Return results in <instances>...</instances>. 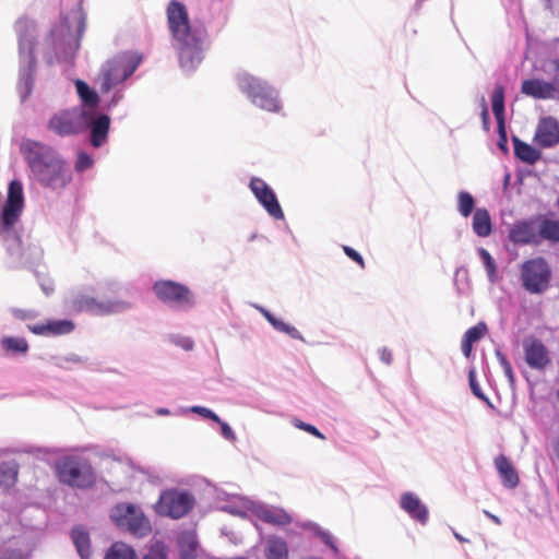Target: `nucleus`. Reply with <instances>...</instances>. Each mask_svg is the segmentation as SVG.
Returning a JSON list of instances; mask_svg holds the SVG:
<instances>
[{"mask_svg": "<svg viewBox=\"0 0 559 559\" xmlns=\"http://www.w3.org/2000/svg\"><path fill=\"white\" fill-rule=\"evenodd\" d=\"M21 153L29 168V179L53 191L68 186L72 176L60 155L50 146L34 140L21 143Z\"/></svg>", "mask_w": 559, "mask_h": 559, "instance_id": "1", "label": "nucleus"}, {"mask_svg": "<svg viewBox=\"0 0 559 559\" xmlns=\"http://www.w3.org/2000/svg\"><path fill=\"white\" fill-rule=\"evenodd\" d=\"M166 14L180 66L185 71H191L203 59L205 36L203 32L190 25L188 10L182 2L171 0L167 5Z\"/></svg>", "mask_w": 559, "mask_h": 559, "instance_id": "2", "label": "nucleus"}, {"mask_svg": "<svg viewBox=\"0 0 559 559\" xmlns=\"http://www.w3.org/2000/svg\"><path fill=\"white\" fill-rule=\"evenodd\" d=\"M84 28V16L80 9H74L64 15L39 44L46 63L71 61L79 49V39Z\"/></svg>", "mask_w": 559, "mask_h": 559, "instance_id": "3", "label": "nucleus"}, {"mask_svg": "<svg viewBox=\"0 0 559 559\" xmlns=\"http://www.w3.org/2000/svg\"><path fill=\"white\" fill-rule=\"evenodd\" d=\"M15 32L19 41L20 75L19 93L22 100H25L32 93L34 73L36 67L35 38L36 25L32 20L22 17L15 23Z\"/></svg>", "mask_w": 559, "mask_h": 559, "instance_id": "4", "label": "nucleus"}, {"mask_svg": "<svg viewBox=\"0 0 559 559\" xmlns=\"http://www.w3.org/2000/svg\"><path fill=\"white\" fill-rule=\"evenodd\" d=\"M236 83L239 91L255 107L273 114L282 110L283 105L278 92L267 82L248 72H240L236 76Z\"/></svg>", "mask_w": 559, "mask_h": 559, "instance_id": "5", "label": "nucleus"}, {"mask_svg": "<svg viewBox=\"0 0 559 559\" xmlns=\"http://www.w3.org/2000/svg\"><path fill=\"white\" fill-rule=\"evenodd\" d=\"M142 61L138 52H126L108 60L100 69L97 82L102 93L109 92L133 74Z\"/></svg>", "mask_w": 559, "mask_h": 559, "instance_id": "6", "label": "nucleus"}, {"mask_svg": "<svg viewBox=\"0 0 559 559\" xmlns=\"http://www.w3.org/2000/svg\"><path fill=\"white\" fill-rule=\"evenodd\" d=\"M68 307L76 312H88L93 316H109L131 309V302L114 298L98 300L85 289L73 292L67 299Z\"/></svg>", "mask_w": 559, "mask_h": 559, "instance_id": "7", "label": "nucleus"}, {"mask_svg": "<svg viewBox=\"0 0 559 559\" xmlns=\"http://www.w3.org/2000/svg\"><path fill=\"white\" fill-rule=\"evenodd\" d=\"M59 479L72 487L87 488L95 480L94 471L90 462L79 455H69L57 463Z\"/></svg>", "mask_w": 559, "mask_h": 559, "instance_id": "8", "label": "nucleus"}, {"mask_svg": "<svg viewBox=\"0 0 559 559\" xmlns=\"http://www.w3.org/2000/svg\"><path fill=\"white\" fill-rule=\"evenodd\" d=\"M551 270L544 258H534L525 261L521 266L523 287L531 294H542L548 287Z\"/></svg>", "mask_w": 559, "mask_h": 559, "instance_id": "9", "label": "nucleus"}, {"mask_svg": "<svg viewBox=\"0 0 559 559\" xmlns=\"http://www.w3.org/2000/svg\"><path fill=\"white\" fill-rule=\"evenodd\" d=\"M193 504L194 498L190 492L168 489L160 493L154 510L158 515L180 519L192 509Z\"/></svg>", "mask_w": 559, "mask_h": 559, "instance_id": "10", "label": "nucleus"}, {"mask_svg": "<svg viewBox=\"0 0 559 559\" xmlns=\"http://www.w3.org/2000/svg\"><path fill=\"white\" fill-rule=\"evenodd\" d=\"M111 520L117 526L126 528L134 535H145L151 530L148 519L143 511L130 503H119L110 512Z\"/></svg>", "mask_w": 559, "mask_h": 559, "instance_id": "11", "label": "nucleus"}, {"mask_svg": "<svg viewBox=\"0 0 559 559\" xmlns=\"http://www.w3.org/2000/svg\"><path fill=\"white\" fill-rule=\"evenodd\" d=\"M88 118L82 107L63 109L56 112L49 120V129L60 136L75 134L86 128Z\"/></svg>", "mask_w": 559, "mask_h": 559, "instance_id": "12", "label": "nucleus"}, {"mask_svg": "<svg viewBox=\"0 0 559 559\" xmlns=\"http://www.w3.org/2000/svg\"><path fill=\"white\" fill-rule=\"evenodd\" d=\"M154 292L162 301L174 308L187 310L194 306L192 293L179 283L173 281L157 282L154 285Z\"/></svg>", "mask_w": 559, "mask_h": 559, "instance_id": "13", "label": "nucleus"}, {"mask_svg": "<svg viewBox=\"0 0 559 559\" xmlns=\"http://www.w3.org/2000/svg\"><path fill=\"white\" fill-rule=\"evenodd\" d=\"M249 186L259 203L272 217L276 219L284 218V213L274 191L264 180L260 178H252Z\"/></svg>", "mask_w": 559, "mask_h": 559, "instance_id": "14", "label": "nucleus"}, {"mask_svg": "<svg viewBox=\"0 0 559 559\" xmlns=\"http://www.w3.org/2000/svg\"><path fill=\"white\" fill-rule=\"evenodd\" d=\"M217 499L222 502L219 506L222 511L242 519H253L254 500L226 492L218 493Z\"/></svg>", "mask_w": 559, "mask_h": 559, "instance_id": "15", "label": "nucleus"}, {"mask_svg": "<svg viewBox=\"0 0 559 559\" xmlns=\"http://www.w3.org/2000/svg\"><path fill=\"white\" fill-rule=\"evenodd\" d=\"M253 518L275 526H285L293 522L292 515L283 508L269 506L260 501H255Z\"/></svg>", "mask_w": 559, "mask_h": 559, "instance_id": "16", "label": "nucleus"}, {"mask_svg": "<svg viewBox=\"0 0 559 559\" xmlns=\"http://www.w3.org/2000/svg\"><path fill=\"white\" fill-rule=\"evenodd\" d=\"M399 504L411 519L417 521L421 525L427 524L429 519L428 508L417 495L411 491L402 493Z\"/></svg>", "mask_w": 559, "mask_h": 559, "instance_id": "17", "label": "nucleus"}, {"mask_svg": "<svg viewBox=\"0 0 559 559\" xmlns=\"http://www.w3.org/2000/svg\"><path fill=\"white\" fill-rule=\"evenodd\" d=\"M88 118L86 127L91 129V143L94 147H100L106 141L110 126V118L107 115H96L94 111L85 110Z\"/></svg>", "mask_w": 559, "mask_h": 559, "instance_id": "18", "label": "nucleus"}, {"mask_svg": "<svg viewBox=\"0 0 559 559\" xmlns=\"http://www.w3.org/2000/svg\"><path fill=\"white\" fill-rule=\"evenodd\" d=\"M535 142L542 147H551L559 143V124L552 117L542 118L535 132Z\"/></svg>", "mask_w": 559, "mask_h": 559, "instance_id": "19", "label": "nucleus"}, {"mask_svg": "<svg viewBox=\"0 0 559 559\" xmlns=\"http://www.w3.org/2000/svg\"><path fill=\"white\" fill-rule=\"evenodd\" d=\"M521 92L536 99H552L556 96V85L540 79L524 80Z\"/></svg>", "mask_w": 559, "mask_h": 559, "instance_id": "20", "label": "nucleus"}, {"mask_svg": "<svg viewBox=\"0 0 559 559\" xmlns=\"http://www.w3.org/2000/svg\"><path fill=\"white\" fill-rule=\"evenodd\" d=\"M510 239L515 243H536L539 241V224L536 221L516 223L510 230Z\"/></svg>", "mask_w": 559, "mask_h": 559, "instance_id": "21", "label": "nucleus"}, {"mask_svg": "<svg viewBox=\"0 0 559 559\" xmlns=\"http://www.w3.org/2000/svg\"><path fill=\"white\" fill-rule=\"evenodd\" d=\"M525 360L534 369H543L549 364L548 350L539 341L524 343Z\"/></svg>", "mask_w": 559, "mask_h": 559, "instance_id": "22", "label": "nucleus"}, {"mask_svg": "<svg viewBox=\"0 0 559 559\" xmlns=\"http://www.w3.org/2000/svg\"><path fill=\"white\" fill-rule=\"evenodd\" d=\"M253 307L266 319L275 331L284 333L294 340L304 341L297 328L275 317L271 311L260 305H253Z\"/></svg>", "mask_w": 559, "mask_h": 559, "instance_id": "23", "label": "nucleus"}, {"mask_svg": "<svg viewBox=\"0 0 559 559\" xmlns=\"http://www.w3.org/2000/svg\"><path fill=\"white\" fill-rule=\"evenodd\" d=\"M495 466L504 487L512 489L519 485V475L507 456L498 455L495 459Z\"/></svg>", "mask_w": 559, "mask_h": 559, "instance_id": "24", "label": "nucleus"}, {"mask_svg": "<svg viewBox=\"0 0 559 559\" xmlns=\"http://www.w3.org/2000/svg\"><path fill=\"white\" fill-rule=\"evenodd\" d=\"M263 555L265 559H288V545L280 536H267L263 543Z\"/></svg>", "mask_w": 559, "mask_h": 559, "instance_id": "25", "label": "nucleus"}, {"mask_svg": "<svg viewBox=\"0 0 559 559\" xmlns=\"http://www.w3.org/2000/svg\"><path fill=\"white\" fill-rule=\"evenodd\" d=\"M74 324L70 320L52 321L47 324H36L31 328L32 332L38 335H62L72 332Z\"/></svg>", "mask_w": 559, "mask_h": 559, "instance_id": "26", "label": "nucleus"}, {"mask_svg": "<svg viewBox=\"0 0 559 559\" xmlns=\"http://www.w3.org/2000/svg\"><path fill=\"white\" fill-rule=\"evenodd\" d=\"M492 111L498 123V131L501 138L506 141L504 129V90L501 85H497L492 93Z\"/></svg>", "mask_w": 559, "mask_h": 559, "instance_id": "27", "label": "nucleus"}, {"mask_svg": "<svg viewBox=\"0 0 559 559\" xmlns=\"http://www.w3.org/2000/svg\"><path fill=\"white\" fill-rule=\"evenodd\" d=\"M473 230L479 237H487L491 233V219L486 209H477L473 216Z\"/></svg>", "mask_w": 559, "mask_h": 559, "instance_id": "28", "label": "nucleus"}, {"mask_svg": "<svg viewBox=\"0 0 559 559\" xmlns=\"http://www.w3.org/2000/svg\"><path fill=\"white\" fill-rule=\"evenodd\" d=\"M71 536L81 559H90L92 552L87 532L78 526L72 530Z\"/></svg>", "mask_w": 559, "mask_h": 559, "instance_id": "29", "label": "nucleus"}, {"mask_svg": "<svg viewBox=\"0 0 559 559\" xmlns=\"http://www.w3.org/2000/svg\"><path fill=\"white\" fill-rule=\"evenodd\" d=\"M76 93L82 100L86 110L93 111V109L98 105L99 97L98 94L91 88L84 81L76 80L75 81ZM85 110V108H83Z\"/></svg>", "mask_w": 559, "mask_h": 559, "instance_id": "30", "label": "nucleus"}, {"mask_svg": "<svg viewBox=\"0 0 559 559\" xmlns=\"http://www.w3.org/2000/svg\"><path fill=\"white\" fill-rule=\"evenodd\" d=\"M1 347L9 355H24L28 350L27 342L22 337L4 336Z\"/></svg>", "mask_w": 559, "mask_h": 559, "instance_id": "31", "label": "nucleus"}, {"mask_svg": "<svg viewBox=\"0 0 559 559\" xmlns=\"http://www.w3.org/2000/svg\"><path fill=\"white\" fill-rule=\"evenodd\" d=\"M514 153L521 160L528 164H534L540 157L538 151L516 138L514 139Z\"/></svg>", "mask_w": 559, "mask_h": 559, "instance_id": "32", "label": "nucleus"}, {"mask_svg": "<svg viewBox=\"0 0 559 559\" xmlns=\"http://www.w3.org/2000/svg\"><path fill=\"white\" fill-rule=\"evenodd\" d=\"M539 224V239L559 241V222L543 219Z\"/></svg>", "mask_w": 559, "mask_h": 559, "instance_id": "33", "label": "nucleus"}, {"mask_svg": "<svg viewBox=\"0 0 559 559\" xmlns=\"http://www.w3.org/2000/svg\"><path fill=\"white\" fill-rule=\"evenodd\" d=\"M105 559H135V554L130 546L123 543H115L109 548Z\"/></svg>", "mask_w": 559, "mask_h": 559, "instance_id": "34", "label": "nucleus"}, {"mask_svg": "<svg viewBox=\"0 0 559 559\" xmlns=\"http://www.w3.org/2000/svg\"><path fill=\"white\" fill-rule=\"evenodd\" d=\"M475 207V200L469 192L457 193V211L463 217H468Z\"/></svg>", "mask_w": 559, "mask_h": 559, "instance_id": "35", "label": "nucleus"}, {"mask_svg": "<svg viewBox=\"0 0 559 559\" xmlns=\"http://www.w3.org/2000/svg\"><path fill=\"white\" fill-rule=\"evenodd\" d=\"M479 258L485 266L488 280L490 283H496L497 281V265L495 259L491 254L484 248L478 249Z\"/></svg>", "mask_w": 559, "mask_h": 559, "instance_id": "36", "label": "nucleus"}, {"mask_svg": "<svg viewBox=\"0 0 559 559\" xmlns=\"http://www.w3.org/2000/svg\"><path fill=\"white\" fill-rule=\"evenodd\" d=\"M308 528L311 530L313 534L319 537L328 547H330L335 555L338 554L335 538L329 531L320 527L314 523L308 524Z\"/></svg>", "mask_w": 559, "mask_h": 559, "instance_id": "37", "label": "nucleus"}, {"mask_svg": "<svg viewBox=\"0 0 559 559\" xmlns=\"http://www.w3.org/2000/svg\"><path fill=\"white\" fill-rule=\"evenodd\" d=\"M17 471L14 464L3 463L0 465V485L9 488L16 479Z\"/></svg>", "mask_w": 559, "mask_h": 559, "instance_id": "38", "label": "nucleus"}, {"mask_svg": "<svg viewBox=\"0 0 559 559\" xmlns=\"http://www.w3.org/2000/svg\"><path fill=\"white\" fill-rule=\"evenodd\" d=\"M169 342L186 352H190L194 348V341L187 335L173 334L169 336Z\"/></svg>", "mask_w": 559, "mask_h": 559, "instance_id": "39", "label": "nucleus"}, {"mask_svg": "<svg viewBox=\"0 0 559 559\" xmlns=\"http://www.w3.org/2000/svg\"><path fill=\"white\" fill-rule=\"evenodd\" d=\"M167 548L163 543H154L143 559H166Z\"/></svg>", "mask_w": 559, "mask_h": 559, "instance_id": "40", "label": "nucleus"}, {"mask_svg": "<svg viewBox=\"0 0 559 559\" xmlns=\"http://www.w3.org/2000/svg\"><path fill=\"white\" fill-rule=\"evenodd\" d=\"M486 331H487L486 324L478 323L465 332L464 338H466L467 341H469L472 343H475L485 335Z\"/></svg>", "mask_w": 559, "mask_h": 559, "instance_id": "41", "label": "nucleus"}, {"mask_svg": "<svg viewBox=\"0 0 559 559\" xmlns=\"http://www.w3.org/2000/svg\"><path fill=\"white\" fill-rule=\"evenodd\" d=\"M187 411L198 414L204 418L211 419L215 423H221V418L212 409H210L207 407L195 405V406L189 407Z\"/></svg>", "mask_w": 559, "mask_h": 559, "instance_id": "42", "label": "nucleus"}, {"mask_svg": "<svg viewBox=\"0 0 559 559\" xmlns=\"http://www.w3.org/2000/svg\"><path fill=\"white\" fill-rule=\"evenodd\" d=\"M468 381H469V386H471L473 394L475 396H477L479 400L488 402V399L483 393V391L476 380V371L474 369H471L468 372Z\"/></svg>", "mask_w": 559, "mask_h": 559, "instance_id": "43", "label": "nucleus"}, {"mask_svg": "<svg viewBox=\"0 0 559 559\" xmlns=\"http://www.w3.org/2000/svg\"><path fill=\"white\" fill-rule=\"evenodd\" d=\"M293 425L296 428H298L300 430H304V431H306V432H308V433H310V435H312V436H314V437H317L319 439H322V440L325 439L324 435L321 433L314 426H312L310 424H307V423H304L300 419H297V418L293 419Z\"/></svg>", "mask_w": 559, "mask_h": 559, "instance_id": "44", "label": "nucleus"}, {"mask_svg": "<svg viewBox=\"0 0 559 559\" xmlns=\"http://www.w3.org/2000/svg\"><path fill=\"white\" fill-rule=\"evenodd\" d=\"M544 72L548 74L557 72L552 82L556 85L557 93L559 91V59L549 60L544 67Z\"/></svg>", "mask_w": 559, "mask_h": 559, "instance_id": "45", "label": "nucleus"}, {"mask_svg": "<svg viewBox=\"0 0 559 559\" xmlns=\"http://www.w3.org/2000/svg\"><path fill=\"white\" fill-rule=\"evenodd\" d=\"M93 165V159L90 155L86 153H80L78 156V160L75 164V169L78 171H83L87 168H90Z\"/></svg>", "mask_w": 559, "mask_h": 559, "instance_id": "46", "label": "nucleus"}, {"mask_svg": "<svg viewBox=\"0 0 559 559\" xmlns=\"http://www.w3.org/2000/svg\"><path fill=\"white\" fill-rule=\"evenodd\" d=\"M218 424L221 426L222 436L228 441H231V442L236 441V435H235L234 430L231 429V427L227 423L222 421V420Z\"/></svg>", "mask_w": 559, "mask_h": 559, "instance_id": "47", "label": "nucleus"}, {"mask_svg": "<svg viewBox=\"0 0 559 559\" xmlns=\"http://www.w3.org/2000/svg\"><path fill=\"white\" fill-rule=\"evenodd\" d=\"M379 359L385 364L391 365L393 361V354L388 347H380L378 349Z\"/></svg>", "mask_w": 559, "mask_h": 559, "instance_id": "48", "label": "nucleus"}, {"mask_svg": "<svg viewBox=\"0 0 559 559\" xmlns=\"http://www.w3.org/2000/svg\"><path fill=\"white\" fill-rule=\"evenodd\" d=\"M344 252L346 253V255L348 258H350L352 260L356 261L361 267L365 266V262H364L362 257L356 250H354L350 247L344 246Z\"/></svg>", "mask_w": 559, "mask_h": 559, "instance_id": "49", "label": "nucleus"}, {"mask_svg": "<svg viewBox=\"0 0 559 559\" xmlns=\"http://www.w3.org/2000/svg\"><path fill=\"white\" fill-rule=\"evenodd\" d=\"M480 106H481L483 123H484L485 129H487L488 122H489V111H488L486 99L484 97H481V99H480Z\"/></svg>", "mask_w": 559, "mask_h": 559, "instance_id": "50", "label": "nucleus"}, {"mask_svg": "<svg viewBox=\"0 0 559 559\" xmlns=\"http://www.w3.org/2000/svg\"><path fill=\"white\" fill-rule=\"evenodd\" d=\"M26 557L21 550H9L0 559H26Z\"/></svg>", "mask_w": 559, "mask_h": 559, "instance_id": "51", "label": "nucleus"}, {"mask_svg": "<svg viewBox=\"0 0 559 559\" xmlns=\"http://www.w3.org/2000/svg\"><path fill=\"white\" fill-rule=\"evenodd\" d=\"M123 95L121 92H116L111 99L107 103L106 107L107 109H111L112 107L117 106L118 103L122 99Z\"/></svg>", "mask_w": 559, "mask_h": 559, "instance_id": "52", "label": "nucleus"}, {"mask_svg": "<svg viewBox=\"0 0 559 559\" xmlns=\"http://www.w3.org/2000/svg\"><path fill=\"white\" fill-rule=\"evenodd\" d=\"M472 345L473 343L467 341L466 338H463V342H462V352L464 354L465 357H468L471 355V352H472Z\"/></svg>", "mask_w": 559, "mask_h": 559, "instance_id": "53", "label": "nucleus"}, {"mask_svg": "<svg viewBox=\"0 0 559 559\" xmlns=\"http://www.w3.org/2000/svg\"><path fill=\"white\" fill-rule=\"evenodd\" d=\"M496 356H497L502 368H504L507 365H510V362L507 360L506 356L500 350L496 352Z\"/></svg>", "mask_w": 559, "mask_h": 559, "instance_id": "54", "label": "nucleus"}, {"mask_svg": "<svg viewBox=\"0 0 559 559\" xmlns=\"http://www.w3.org/2000/svg\"><path fill=\"white\" fill-rule=\"evenodd\" d=\"M503 369V372L506 374V377L509 379L510 382H513V379H514V373L512 371V367L511 365H507Z\"/></svg>", "mask_w": 559, "mask_h": 559, "instance_id": "55", "label": "nucleus"}, {"mask_svg": "<svg viewBox=\"0 0 559 559\" xmlns=\"http://www.w3.org/2000/svg\"><path fill=\"white\" fill-rule=\"evenodd\" d=\"M484 513H485V515H486L487 518H489V519H490L491 521H493L496 524H498V525H500V524H501V521H500V519H499L497 515L491 514L489 511H484Z\"/></svg>", "mask_w": 559, "mask_h": 559, "instance_id": "56", "label": "nucleus"}, {"mask_svg": "<svg viewBox=\"0 0 559 559\" xmlns=\"http://www.w3.org/2000/svg\"><path fill=\"white\" fill-rule=\"evenodd\" d=\"M156 415L158 416H167V415H170V411L168 408H165V407H159L155 411Z\"/></svg>", "mask_w": 559, "mask_h": 559, "instance_id": "57", "label": "nucleus"}, {"mask_svg": "<svg viewBox=\"0 0 559 559\" xmlns=\"http://www.w3.org/2000/svg\"><path fill=\"white\" fill-rule=\"evenodd\" d=\"M507 140L504 141L501 135L499 134V146L502 150H506Z\"/></svg>", "mask_w": 559, "mask_h": 559, "instance_id": "58", "label": "nucleus"}, {"mask_svg": "<svg viewBox=\"0 0 559 559\" xmlns=\"http://www.w3.org/2000/svg\"><path fill=\"white\" fill-rule=\"evenodd\" d=\"M454 537H455L459 542H461V543H465V542H467V539H466V538H464L462 535H460V534H459V533H456V532H454Z\"/></svg>", "mask_w": 559, "mask_h": 559, "instance_id": "59", "label": "nucleus"}, {"mask_svg": "<svg viewBox=\"0 0 559 559\" xmlns=\"http://www.w3.org/2000/svg\"><path fill=\"white\" fill-rule=\"evenodd\" d=\"M43 289H44L45 294L48 295L52 290V287L43 286Z\"/></svg>", "mask_w": 559, "mask_h": 559, "instance_id": "60", "label": "nucleus"}, {"mask_svg": "<svg viewBox=\"0 0 559 559\" xmlns=\"http://www.w3.org/2000/svg\"><path fill=\"white\" fill-rule=\"evenodd\" d=\"M117 288H118V285H117V284H112V288H111V290H112V292H116V289H117Z\"/></svg>", "mask_w": 559, "mask_h": 559, "instance_id": "61", "label": "nucleus"}, {"mask_svg": "<svg viewBox=\"0 0 559 559\" xmlns=\"http://www.w3.org/2000/svg\"><path fill=\"white\" fill-rule=\"evenodd\" d=\"M306 559H322V558H319V557H309V558H306Z\"/></svg>", "mask_w": 559, "mask_h": 559, "instance_id": "62", "label": "nucleus"}]
</instances>
